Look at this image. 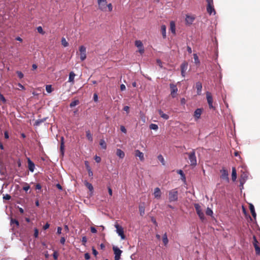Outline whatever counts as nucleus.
<instances>
[{"label": "nucleus", "mask_w": 260, "mask_h": 260, "mask_svg": "<svg viewBox=\"0 0 260 260\" xmlns=\"http://www.w3.org/2000/svg\"><path fill=\"white\" fill-rule=\"evenodd\" d=\"M168 199L170 203L178 201V191L177 188L171 189L169 191Z\"/></svg>", "instance_id": "nucleus-1"}, {"label": "nucleus", "mask_w": 260, "mask_h": 260, "mask_svg": "<svg viewBox=\"0 0 260 260\" xmlns=\"http://www.w3.org/2000/svg\"><path fill=\"white\" fill-rule=\"evenodd\" d=\"M188 155V158L190 161V165L192 166H196L197 165V158L196 156L195 150H192V152L190 153H186Z\"/></svg>", "instance_id": "nucleus-2"}, {"label": "nucleus", "mask_w": 260, "mask_h": 260, "mask_svg": "<svg viewBox=\"0 0 260 260\" xmlns=\"http://www.w3.org/2000/svg\"><path fill=\"white\" fill-rule=\"evenodd\" d=\"M194 207L195 208L196 212L198 215L199 217H200V219L202 221H204V220L205 219V217L204 212L202 210L201 206L199 204H195L194 205Z\"/></svg>", "instance_id": "nucleus-3"}, {"label": "nucleus", "mask_w": 260, "mask_h": 260, "mask_svg": "<svg viewBox=\"0 0 260 260\" xmlns=\"http://www.w3.org/2000/svg\"><path fill=\"white\" fill-rule=\"evenodd\" d=\"M115 228L116 229V233L120 236L121 239L124 240L125 239V236L124 234L123 228L119 225L117 222H116L114 225Z\"/></svg>", "instance_id": "nucleus-4"}, {"label": "nucleus", "mask_w": 260, "mask_h": 260, "mask_svg": "<svg viewBox=\"0 0 260 260\" xmlns=\"http://www.w3.org/2000/svg\"><path fill=\"white\" fill-rule=\"evenodd\" d=\"M206 99L207 103L209 105V107L210 109L214 110L215 107L213 105V97L211 92L207 91L206 92Z\"/></svg>", "instance_id": "nucleus-5"}, {"label": "nucleus", "mask_w": 260, "mask_h": 260, "mask_svg": "<svg viewBox=\"0 0 260 260\" xmlns=\"http://www.w3.org/2000/svg\"><path fill=\"white\" fill-rule=\"evenodd\" d=\"M80 58L81 61L84 60L86 58V49L84 46H81L79 48Z\"/></svg>", "instance_id": "nucleus-6"}, {"label": "nucleus", "mask_w": 260, "mask_h": 260, "mask_svg": "<svg viewBox=\"0 0 260 260\" xmlns=\"http://www.w3.org/2000/svg\"><path fill=\"white\" fill-rule=\"evenodd\" d=\"M113 250L115 254L114 260H119L121 254L122 252V250L116 246L113 247Z\"/></svg>", "instance_id": "nucleus-7"}, {"label": "nucleus", "mask_w": 260, "mask_h": 260, "mask_svg": "<svg viewBox=\"0 0 260 260\" xmlns=\"http://www.w3.org/2000/svg\"><path fill=\"white\" fill-rule=\"evenodd\" d=\"M170 87L171 89V95L172 98L176 97L178 92L177 86L173 83H171L170 84Z\"/></svg>", "instance_id": "nucleus-8"}, {"label": "nucleus", "mask_w": 260, "mask_h": 260, "mask_svg": "<svg viewBox=\"0 0 260 260\" xmlns=\"http://www.w3.org/2000/svg\"><path fill=\"white\" fill-rule=\"evenodd\" d=\"M99 8L102 11H106L107 0H98Z\"/></svg>", "instance_id": "nucleus-9"}, {"label": "nucleus", "mask_w": 260, "mask_h": 260, "mask_svg": "<svg viewBox=\"0 0 260 260\" xmlns=\"http://www.w3.org/2000/svg\"><path fill=\"white\" fill-rule=\"evenodd\" d=\"M221 173V175L220 176L221 178L224 180H225L227 181H229V173L226 170L223 169L220 171Z\"/></svg>", "instance_id": "nucleus-10"}, {"label": "nucleus", "mask_w": 260, "mask_h": 260, "mask_svg": "<svg viewBox=\"0 0 260 260\" xmlns=\"http://www.w3.org/2000/svg\"><path fill=\"white\" fill-rule=\"evenodd\" d=\"M207 11L210 15H211L212 14H215L216 12L214 8L213 4H207Z\"/></svg>", "instance_id": "nucleus-11"}, {"label": "nucleus", "mask_w": 260, "mask_h": 260, "mask_svg": "<svg viewBox=\"0 0 260 260\" xmlns=\"http://www.w3.org/2000/svg\"><path fill=\"white\" fill-rule=\"evenodd\" d=\"M153 194L155 198L157 199H159L160 198L161 192L159 188L156 187L155 188H154Z\"/></svg>", "instance_id": "nucleus-12"}, {"label": "nucleus", "mask_w": 260, "mask_h": 260, "mask_svg": "<svg viewBox=\"0 0 260 260\" xmlns=\"http://www.w3.org/2000/svg\"><path fill=\"white\" fill-rule=\"evenodd\" d=\"M135 152V156L138 157L141 161H144V154L143 152H141L139 150H136Z\"/></svg>", "instance_id": "nucleus-13"}, {"label": "nucleus", "mask_w": 260, "mask_h": 260, "mask_svg": "<svg viewBox=\"0 0 260 260\" xmlns=\"http://www.w3.org/2000/svg\"><path fill=\"white\" fill-rule=\"evenodd\" d=\"M196 88L197 90V94L201 95L202 89V84L200 82H198L196 84Z\"/></svg>", "instance_id": "nucleus-14"}, {"label": "nucleus", "mask_w": 260, "mask_h": 260, "mask_svg": "<svg viewBox=\"0 0 260 260\" xmlns=\"http://www.w3.org/2000/svg\"><path fill=\"white\" fill-rule=\"evenodd\" d=\"M202 113V109L198 108L196 109L194 112V117L195 118L198 119L200 118Z\"/></svg>", "instance_id": "nucleus-15"}, {"label": "nucleus", "mask_w": 260, "mask_h": 260, "mask_svg": "<svg viewBox=\"0 0 260 260\" xmlns=\"http://www.w3.org/2000/svg\"><path fill=\"white\" fill-rule=\"evenodd\" d=\"M28 167L30 171L33 172L35 169V164L30 159H28Z\"/></svg>", "instance_id": "nucleus-16"}, {"label": "nucleus", "mask_w": 260, "mask_h": 260, "mask_svg": "<svg viewBox=\"0 0 260 260\" xmlns=\"http://www.w3.org/2000/svg\"><path fill=\"white\" fill-rule=\"evenodd\" d=\"M76 76V74L73 72H71L69 74V77L68 82L72 83V84L74 83V78Z\"/></svg>", "instance_id": "nucleus-17"}, {"label": "nucleus", "mask_w": 260, "mask_h": 260, "mask_svg": "<svg viewBox=\"0 0 260 260\" xmlns=\"http://www.w3.org/2000/svg\"><path fill=\"white\" fill-rule=\"evenodd\" d=\"M116 155L120 158H123L125 156L124 152L120 149H117L116 150Z\"/></svg>", "instance_id": "nucleus-18"}, {"label": "nucleus", "mask_w": 260, "mask_h": 260, "mask_svg": "<svg viewBox=\"0 0 260 260\" xmlns=\"http://www.w3.org/2000/svg\"><path fill=\"white\" fill-rule=\"evenodd\" d=\"M158 112L159 115L160 116V117H162L163 119H164L165 120H167L169 119V116L167 114H165L161 110H160V109L158 110Z\"/></svg>", "instance_id": "nucleus-19"}, {"label": "nucleus", "mask_w": 260, "mask_h": 260, "mask_svg": "<svg viewBox=\"0 0 260 260\" xmlns=\"http://www.w3.org/2000/svg\"><path fill=\"white\" fill-rule=\"evenodd\" d=\"M249 209L250 210V212L251 213V214H252V216L253 217V218H255L256 214V213L255 212L254 206L252 204H250V205H249Z\"/></svg>", "instance_id": "nucleus-20"}, {"label": "nucleus", "mask_w": 260, "mask_h": 260, "mask_svg": "<svg viewBox=\"0 0 260 260\" xmlns=\"http://www.w3.org/2000/svg\"><path fill=\"white\" fill-rule=\"evenodd\" d=\"M237 178V173L235 167L232 168V179L233 181H235Z\"/></svg>", "instance_id": "nucleus-21"}, {"label": "nucleus", "mask_w": 260, "mask_h": 260, "mask_svg": "<svg viewBox=\"0 0 260 260\" xmlns=\"http://www.w3.org/2000/svg\"><path fill=\"white\" fill-rule=\"evenodd\" d=\"M86 136L87 139L90 141L92 142L93 140L92 136L90 133V131L89 130L86 131Z\"/></svg>", "instance_id": "nucleus-22"}, {"label": "nucleus", "mask_w": 260, "mask_h": 260, "mask_svg": "<svg viewBox=\"0 0 260 260\" xmlns=\"http://www.w3.org/2000/svg\"><path fill=\"white\" fill-rule=\"evenodd\" d=\"M170 30L173 34H175V23L174 21L170 22Z\"/></svg>", "instance_id": "nucleus-23"}, {"label": "nucleus", "mask_w": 260, "mask_h": 260, "mask_svg": "<svg viewBox=\"0 0 260 260\" xmlns=\"http://www.w3.org/2000/svg\"><path fill=\"white\" fill-rule=\"evenodd\" d=\"M161 31L164 38H166V26L165 25L161 26Z\"/></svg>", "instance_id": "nucleus-24"}, {"label": "nucleus", "mask_w": 260, "mask_h": 260, "mask_svg": "<svg viewBox=\"0 0 260 260\" xmlns=\"http://www.w3.org/2000/svg\"><path fill=\"white\" fill-rule=\"evenodd\" d=\"M84 184L86 186V187L90 191H92L93 190V187L92 186V185L88 182L87 181H85L84 182Z\"/></svg>", "instance_id": "nucleus-25"}, {"label": "nucleus", "mask_w": 260, "mask_h": 260, "mask_svg": "<svg viewBox=\"0 0 260 260\" xmlns=\"http://www.w3.org/2000/svg\"><path fill=\"white\" fill-rule=\"evenodd\" d=\"M181 71H186L188 68V63L186 62H183L181 65Z\"/></svg>", "instance_id": "nucleus-26"}, {"label": "nucleus", "mask_w": 260, "mask_h": 260, "mask_svg": "<svg viewBox=\"0 0 260 260\" xmlns=\"http://www.w3.org/2000/svg\"><path fill=\"white\" fill-rule=\"evenodd\" d=\"M194 18L191 16L186 15V21L187 23L191 24L193 21Z\"/></svg>", "instance_id": "nucleus-27"}, {"label": "nucleus", "mask_w": 260, "mask_h": 260, "mask_svg": "<svg viewBox=\"0 0 260 260\" xmlns=\"http://www.w3.org/2000/svg\"><path fill=\"white\" fill-rule=\"evenodd\" d=\"M162 242L165 246L167 245L169 242V240L166 233H165V234H164L162 236Z\"/></svg>", "instance_id": "nucleus-28"}, {"label": "nucleus", "mask_w": 260, "mask_h": 260, "mask_svg": "<svg viewBox=\"0 0 260 260\" xmlns=\"http://www.w3.org/2000/svg\"><path fill=\"white\" fill-rule=\"evenodd\" d=\"M63 140H64V139L62 137L61 138L60 151L62 155L63 154V153H64V147Z\"/></svg>", "instance_id": "nucleus-29"}, {"label": "nucleus", "mask_w": 260, "mask_h": 260, "mask_svg": "<svg viewBox=\"0 0 260 260\" xmlns=\"http://www.w3.org/2000/svg\"><path fill=\"white\" fill-rule=\"evenodd\" d=\"M100 145L104 149H106L107 148V145L104 140L102 139L100 140Z\"/></svg>", "instance_id": "nucleus-30"}, {"label": "nucleus", "mask_w": 260, "mask_h": 260, "mask_svg": "<svg viewBox=\"0 0 260 260\" xmlns=\"http://www.w3.org/2000/svg\"><path fill=\"white\" fill-rule=\"evenodd\" d=\"M79 104V100H74L70 103V107L72 108V107H74L76 106V105H78Z\"/></svg>", "instance_id": "nucleus-31"}, {"label": "nucleus", "mask_w": 260, "mask_h": 260, "mask_svg": "<svg viewBox=\"0 0 260 260\" xmlns=\"http://www.w3.org/2000/svg\"><path fill=\"white\" fill-rule=\"evenodd\" d=\"M135 45L139 48L143 47V43L140 40H137L135 41Z\"/></svg>", "instance_id": "nucleus-32"}, {"label": "nucleus", "mask_w": 260, "mask_h": 260, "mask_svg": "<svg viewBox=\"0 0 260 260\" xmlns=\"http://www.w3.org/2000/svg\"><path fill=\"white\" fill-rule=\"evenodd\" d=\"M157 159L158 160H159L162 165H165V159L164 158V157L162 156V155L161 154H159L158 156H157Z\"/></svg>", "instance_id": "nucleus-33"}, {"label": "nucleus", "mask_w": 260, "mask_h": 260, "mask_svg": "<svg viewBox=\"0 0 260 260\" xmlns=\"http://www.w3.org/2000/svg\"><path fill=\"white\" fill-rule=\"evenodd\" d=\"M254 249L256 255H260V247L258 245H255Z\"/></svg>", "instance_id": "nucleus-34"}, {"label": "nucleus", "mask_w": 260, "mask_h": 260, "mask_svg": "<svg viewBox=\"0 0 260 260\" xmlns=\"http://www.w3.org/2000/svg\"><path fill=\"white\" fill-rule=\"evenodd\" d=\"M46 90L48 93H51L52 91L51 85H47L46 86Z\"/></svg>", "instance_id": "nucleus-35"}, {"label": "nucleus", "mask_w": 260, "mask_h": 260, "mask_svg": "<svg viewBox=\"0 0 260 260\" xmlns=\"http://www.w3.org/2000/svg\"><path fill=\"white\" fill-rule=\"evenodd\" d=\"M213 213L212 210L210 208H207L206 211V214L208 216H211L213 215Z\"/></svg>", "instance_id": "nucleus-36"}, {"label": "nucleus", "mask_w": 260, "mask_h": 260, "mask_svg": "<svg viewBox=\"0 0 260 260\" xmlns=\"http://www.w3.org/2000/svg\"><path fill=\"white\" fill-rule=\"evenodd\" d=\"M61 44L64 47H67L69 45V43L67 42V41H66V40L64 38H62L61 39Z\"/></svg>", "instance_id": "nucleus-37"}, {"label": "nucleus", "mask_w": 260, "mask_h": 260, "mask_svg": "<svg viewBox=\"0 0 260 260\" xmlns=\"http://www.w3.org/2000/svg\"><path fill=\"white\" fill-rule=\"evenodd\" d=\"M149 127L151 129L157 130L158 129V126L157 124L152 123L150 125Z\"/></svg>", "instance_id": "nucleus-38"}, {"label": "nucleus", "mask_w": 260, "mask_h": 260, "mask_svg": "<svg viewBox=\"0 0 260 260\" xmlns=\"http://www.w3.org/2000/svg\"><path fill=\"white\" fill-rule=\"evenodd\" d=\"M11 224H15L17 226H18L19 225V221L17 220H16L15 219H13V218H11Z\"/></svg>", "instance_id": "nucleus-39"}, {"label": "nucleus", "mask_w": 260, "mask_h": 260, "mask_svg": "<svg viewBox=\"0 0 260 260\" xmlns=\"http://www.w3.org/2000/svg\"><path fill=\"white\" fill-rule=\"evenodd\" d=\"M37 31L39 33L44 35L45 34V31L43 30L42 27L41 26H38L37 28Z\"/></svg>", "instance_id": "nucleus-40"}, {"label": "nucleus", "mask_w": 260, "mask_h": 260, "mask_svg": "<svg viewBox=\"0 0 260 260\" xmlns=\"http://www.w3.org/2000/svg\"><path fill=\"white\" fill-rule=\"evenodd\" d=\"M253 246L255 247V245H258V242L255 236H253Z\"/></svg>", "instance_id": "nucleus-41"}, {"label": "nucleus", "mask_w": 260, "mask_h": 260, "mask_svg": "<svg viewBox=\"0 0 260 260\" xmlns=\"http://www.w3.org/2000/svg\"><path fill=\"white\" fill-rule=\"evenodd\" d=\"M58 254L56 251H54L53 253V257L54 260H58Z\"/></svg>", "instance_id": "nucleus-42"}, {"label": "nucleus", "mask_w": 260, "mask_h": 260, "mask_svg": "<svg viewBox=\"0 0 260 260\" xmlns=\"http://www.w3.org/2000/svg\"><path fill=\"white\" fill-rule=\"evenodd\" d=\"M18 77L20 78V79H22L24 77V75H23V74L20 72V71H17L16 72Z\"/></svg>", "instance_id": "nucleus-43"}, {"label": "nucleus", "mask_w": 260, "mask_h": 260, "mask_svg": "<svg viewBox=\"0 0 260 260\" xmlns=\"http://www.w3.org/2000/svg\"><path fill=\"white\" fill-rule=\"evenodd\" d=\"M82 244L83 245H85L86 242H87V238L85 236H84L82 238Z\"/></svg>", "instance_id": "nucleus-44"}, {"label": "nucleus", "mask_w": 260, "mask_h": 260, "mask_svg": "<svg viewBox=\"0 0 260 260\" xmlns=\"http://www.w3.org/2000/svg\"><path fill=\"white\" fill-rule=\"evenodd\" d=\"M144 207L142 206L139 207V211L140 212V214L141 215H142L143 214H144Z\"/></svg>", "instance_id": "nucleus-45"}, {"label": "nucleus", "mask_w": 260, "mask_h": 260, "mask_svg": "<svg viewBox=\"0 0 260 260\" xmlns=\"http://www.w3.org/2000/svg\"><path fill=\"white\" fill-rule=\"evenodd\" d=\"M193 58H194V61H195L196 63H199V62L198 56V55L196 54H193Z\"/></svg>", "instance_id": "nucleus-46"}, {"label": "nucleus", "mask_w": 260, "mask_h": 260, "mask_svg": "<svg viewBox=\"0 0 260 260\" xmlns=\"http://www.w3.org/2000/svg\"><path fill=\"white\" fill-rule=\"evenodd\" d=\"M39 235V231L37 228L35 229L34 237L37 238Z\"/></svg>", "instance_id": "nucleus-47"}, {"label": "nucleus", "mask_w": 260, "mask_h": 260, "mask_svg": "<svg viewBox=\"0 0 260 260\" xmlns=\"http://www.w3.org/2000/svg\"><path fill=\"white\" fill-rule=\"evenodd\" d=\"M84 258L86 260H89L90 258V254L88 253H85Z\"/></svg>", "instance_id": "nucleus-48"}, {"label": "nucleus", "mask_w": 260, "mask_h": 260, "mask_svg": "<svg viewBox=\"0 0 260 260\" xmlns=\"http://www.w3.org/2000/svg\"><path fill=\"white\" fill-rule=\"evenodd\" d=\"M120 130L122 132H123L125 134L126 133V132H127L126 129L124 126H123V125L120 126Z\"/></svg>", "instance_id": "nucleus-49"}, {"label": "nucleus", "mask_w": 260, "mask_h": 260, "mask_svg": "<svg viewBox=\"0 0 260 260\" xmlns=\"http://www.w3.org/2000/svg\"><path fill=\"white\" fill-rule=\"evenodd\" d=\"M87 170H88V173L89 176H90V177L92 176L93 173H92V171L91 170L90 168L89 167H88Z\"/></svg>", "instance_id": "nucleus-50"}, {"label": "nucleus", "mask_w": 260, "mask_h": 260, "mask_svg": "<svg viewBox=\"0 0 260 260\" xmlns=\"http://www.w3.org/2000/svg\"><path fill=\"white\" fill-rule=\"evenodd\" d=\"M66 242V239L64 237H62L60 238V243L62 244V245H64V243Z\"/></svg>", "instance_id": "nucleus-51"}, {"label": "nucleus", "mask_w": 260, "mask_h": 260, "mask_svg": "<svg viewBox=\"0 0 260 260\" xmlns=\"http://www.w3.org/2000/svg\"><path fill=\"white\" fill-rule=\"evenodd\" d=\"M90 231L92 233H96L97 232L96 229L93 226L90 228Z\"/></svg>", "instance_id": "nucleus-52"}, {"label": "nucleus", "mask_w": 260, "mask_h": 260, "mask_svg": "<svg viewBox=\"0 0 260 260\" xmlns=\"http://www.w3.org/2000/svg\"><path fill=\"white\" fill-rule=\"evenodd\" d=\"M45 121V119H43V120H38L36 121L35 122V125H39L43 121Z\"/></svg>", "instance_id": "nucleus-53"}, {"label": "nucleus", "mask_w": 260, "mask_h": 260, "mask_svg": "<svg viewBox=\"0 0 260 260\" xmlns=\"http://www.w3.org/2000/svg\"><path fill=\"white\" fill-rule=\"evenodd\" d=\"M123 110L126 111L127 113H129V107L127 106H125L123 108Z\"/></svg>", "instance_id": "nucleus-54"}, {"label": "nucleus", "mask_w": 260, "mask_h": 260, "mask_svg": "<svg viewBox=\"0 0 260 260\" xmlns=\"http://www.w3.org/2000/svg\"><path fill=\"white\" fill-rule=\"evenodd\" d=\"M107 6L108 8L109 11L110 12L112 11L113 7H112V4L111 3L109 4L108 5H107Z\"/></svg>", "instance_id": "nucleus-55"}, {"label": "nucleus", "mask_w": 260, "mask_h": 260, "mask_svg": "<svg viewBox=\"0 0 260 260\" xmlns=\"http://www.w3.org/2000/svg\"><path fill=\"white\" fill-rule=\"evenodd\" d=\"M93 100L95 102H98V96L96 93H94L93 94Z\"/></svg>", "instance_id": "nucleus-56"}, {"label": "nucleus", "mask_w": 260, "mask_h": 260, "mask_svg": "<svg viewBox=\"0 0 260 260\" xmlns=\"http://www.w3.org/2000/svg\"><path fill=\"white\" fill-rule=\"evenodd\" d=\"M94 159L96 162H100L101 160V157L98 156H95Z\"/></svg>", "instance_id": "nucleus-57"}, {"label": "nucleus", "mask_w": 260, "mask_h": 260, "mask_svg": "<svg viewBox=\"0 0 260 260\" xmlns=\"http://www.w3.org/2000/svg\"><path fill=\"white\" fill-rule=\"evenodd\" d=\"M50 224L48 223H46L43 226V229L46 230L49 228Z\"/></svg>", "instance_id": "nucleus-58"}, {"label": "nucleus", "mask_w": 260, "mask_h": 260, "mask_svg": "<svg viewBox=\"0 0 260 260\" xmlns=\"http://www.w3.org/2000/svg\"><path fill=\"white\" fill-rule=\"evenodd\" d=\"M4 200H8L11 199V196L9 194H6L3 197Z\"/></svg>", "instance_id": "nucleus-59"}, {"label": "nucleus", "mask_w": 260, "mask_h": 260, "mask_svg": "<svg viewBox=\"0 0 260 260\" xmlns=\"http://www.w3.org/2000/svg\"><path fill=\"white\" fill-rule=\"evenodd\" d=\"M61 231H62V228L60 226H58L57 228V234L59 235L61 233Z\"/></svg>", "instance_id": "nucleus-60"}, {"label": "nucleus", "mask_w": 260, "mask_h": 260, "mask_svg": "<svg viewBox=\"0 0 260 260\" xmlns=\"http://www.w3.org/2000/svg\"><path fill=\"white\" fill-rule=\"evenodd\" d=\"M108 193H109V195L112 196V189H111V188L110 186L108 187Z\"/></svg>", "instance_id": "nucleus-61"}, {"label": "nucleus", "mask_w": 260, "mask_h": 260, "mask_svg": "<svg viewBox=\"0 0 260 260\" xmlns=\"http://www.w3.org/2000/svg\"><path fill=\"white\" fill-rule=\"evenodd\" d=\"M93 254L96 256L98 254V252L95 249H94L93 247L92 249Z\"/></svg>", "instance_id": "nucleus-62"}, {"label": "nucleus", "mask_w": 260, "mask_h": 260, "mask_svg": "<svg viewBox=\"0 0 260 260\" xmlns=\"http://www.w3.org/2000/svg\"><path fill=\"white\" fill-rule=\"evenodd\" d=\"M41 188H42V186L40 184L38 183L36 185V189H41Z\"/></svg>", "instance_id": "nucleus-63"}, {"label": "nucleus", "mask_w": 260, "mask_h": 260, "mask_svg": "<svg viewBox=\"0 0 260 260\" xmlns=\"http://www.w3.org/2000/svg\"><path fill=\"white\" fill-rule=\"evenodd\" d=\"M125 86L124 84H121L120 85V90L121 91H123L125 89Z\"/></svg>", "instance_id": "nucleus-64"}]
</instances>
